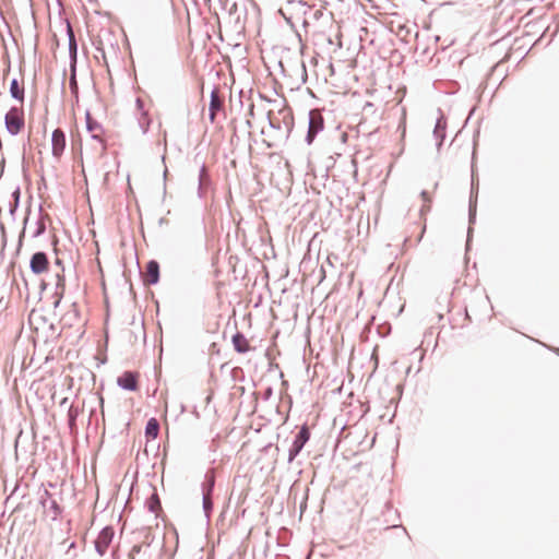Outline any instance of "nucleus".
Segmentation results:
<instances>
[{
	"mask_svg": "<svg viewBox=\"0 0 559 559\" xmlns=\"http://www.w3.org/2000/svg\"><path fill=\"white\" fill-rule=\"evenodd\" d=\"M158 278H159V265L156 261H150L145 267L144 283L147 285H153L158 282Z\"/></svg>",
	"mask_w": 559,
	"mask_h": 559,
	"instance_id": "1a4fd4ad",
	"label": "nucleus"
},
{
	"mask_svg": "<svg viewBox=\"0 0 559 559\" xmlns=\"http://www.w3.org/2000/svg\"><path fill=\"white\" fill-rule=\"evenodd\" d=\"M25 126L23 106L12 107L5 115V128L12 135L19 134Z\"/></svg>",
	"mask_w": 559,
	"mask_h": 559,
	"instance_id": "f257e3e1",
	"label": "nucleus"
},
{
	"mask_svg": "<svg viewBox=\"0 0 559 559\" xmlns=\"http://www.w3.org/2000/svg\"><path fill=\"white\" fill-rule=\"evenodd\" d=\"M66 148V135L60 129H56L51 135V152L56 158H60Z\"/></svg>",
	"mask_w": 559,
	"mask_h": 559,
	"instance_id": "423d86ee",
	"label": "nucleus"
},
{
	"mask_svg": "<svg viewBox=\"0 0 559 559\" xmlns=\"http://www.w3.org/2000/svg\"><path fill=\"white\" fill-rule=\"evenodd\" d=\"M69 415H70V418H71V421H74V415H72L71 411H70Z\"/></svg>",
	"mask_w": 559,
	"mask_h": 559,
	"instance_id": "aec40b11",
	"label": "nucleus"
},
{
	"mask_svg": "<svg viewBox=\"0 0 559 559\" xmlns=\"http://www.w3.org/2000/svg\"><path fill=\"white\" fill-rule=\"evenodd\" d=\"M281 15L284 16L287 20V22H290V17H287L283 11L281 12Z\"/></svg>",
	"mask_w": 559,
	"mask_h": 559,
	"instance_id": "6ab92c4d",
	"label": "nucleus"
},
{
	"mask_svg": "<svg viewBox=\"0 0 559 559\" xmlns=\"http://www.w3.org/2000/svg\"><path fill=\"white\" fill-rule=\"evenodd\" d=\"M223 107V100L219 97L218 91H213L211 93V102H210V120L211 122L215 121V117L217 111H219Z\"/></svg>",
	"mask_w": 559,
	"mask_h": 559,
	"instance_id": "9b49d317",
	"label": "nucleus"
},
{
	"mask_svg": "<svg viewBox=\"0 0 559 559\" xmlns=\"http://www.w3.org/2000/svg\"><path fill=\"white\" fill-rule=\"evenodd\" d=\"M86 126L88 132L92 134V138L97 141L96 143V153L99 157L105 155L106 152V143L103 140L104 130L103 127L92 118L91 114H86Z\"/></svg>",
	"mask_w": 559,
	"mask_h": 559,
	"instance_id": "f03ea898",
	"label": "nucleus"
},
{
	"mask_svg": "<svg viewBox=\"0 0 559 559\" xmlns=\"http://www.w3.org/2000/svg\"><path fill=\"white\" fill-rule=\"evenodd\" d=\"M281 114H282V119L285 121L286 126L288 127L289 122L287 121V119L292 115L290 108H288L286 106L282 107Z\"/></svg>",
	"mask_w": 559,
	"mask_h": 559,
	"instance_id": "dca6fc26",
	"label": "nucleus"
},
{
	"mask_svg": "<svg viewBox=\"0 0 559 559\" xmlns=\"http://www.w3.org/2000/svg\"><path fill=\"white\" fill-rule=\"evenodd\" d=\"M308 439H309V430L306 426H304V427H301L300 431L298 432V435L294 441V450L292 451L290 460L293 459V456L295 454H297L302 449V447L308 441Z\"/></svg>",
	"mask_w": 559,
	"mask_h": 559,
	"instance_id": "9d476101",
	"label": "nucleus"
},
{
	"mask_svg": "<svg viewBox=\"0 0 559 559\" xmlns=\"http://www.w3.org/2000/svg\"><path fill=\"white\" fill-rule=\"evenodd\" d=\"M146 507L155 515H158L159 511H162L160 500L155 489H153L152 495L147 498Z\"/></svg>",
	"mask_w": 559,
	"mask_h": 559,
	"instance_id": "4468645a",
	"label": "nucleus"
},
{
	"mask_svg": "<svg viewBox=\"0 0 559 559\" xmlns=\"http://www.w3.org/2000/svg\"><path fill=\"white\" fill-rule=\"evenodd\" d=\"M420 198L423 200V205L420 209V219L423 221V226L420 228V234H419L418 238L416 239L417 242L420 241V239L426 230V214H427V212H429L430 203H431V195L428 191H421Z\"/></svg>",
	"mask_w": 559,
	"mask_h": 559,
	"instance_id": "6e6552de",
	"label": "nucleus"
},
{
	"mask_svg": "<svg viewBox=\"0 0 559 559\" xmlns=\"http://www.w3.org/2000/svg\"><path fill=\"white\" fill-rule=\"evenodd\" d=\"M31 270L35 274H43L49 270V260L44 252H36L31 259Z\"/></svg>",
	"mask_w": 559,
	"mask_h": 559,
	"instance_id": "0eeeda50",
	"label": "nucleus"
},
{
	"mask_svg": "<svg viewBox=\"0 0 559 559\" xmlns=\"http://www.w3.org/2000/svg\"><path fill=\"white\" fill-rule=\"evenodd\" d=\"M10 94L13 98L20 102V106L24 103V84L16 79H13L10 83Z\"/></svg>",
	"mask_w": 559,
	"mask_h": 559,
	"instance_id": "f8f14e48",
	"label": "nucleus"
},
{
	"mask_svg": "<svg viewBox=\"0 0 559 559\" xmlns=\"http://www.w3.org/2000/svg\"><path fill=\"white\" fill-rule=\"evenodd\" d=\"M233 344L238 353H247L250 350L249 341L241 333H237L233 336Z\"/></svg>",
	"mask_w": 559,
	"mask_h": 559,
	"instance_id": "ddd939ff",
	"label": "nucleus"
},
{
	"mask_svg": "<svg viewBox=\"0 0 559 559\" xmlns=\"http://www.w3.org/2000/svg\"><path fill=\"white\" fill-rule=\"evenodd\" d=\"M323 129V118L319 111L312 110L309 114L308 142L311 143L316 134Z\"/></svg>",
	"mask_w": 559,
	"mask_h": 559,
	"instance_id": "39448f33",
	"label": "nucleus"
},
{
	"mask_svg": "<svg viewBox=\"0 0 559 559\" xmlns=\"http://www.w3.org/2000/svg\"><path fill=\"white\" fill-rule=\"evenodd\" d=\"M114 535H115L114 528L110 526L104 527L100 531V533L98 534V536L95 540V548L100 556L106 554L109 545L112 542Z\"/></svg>",
	"mask_w": 559,
	"mask_h": 559,
	"instance_id": "7ed1b4c3",
	"label": "nucleus"
},
{
	"mask_svg": "<svg viewBox=\"0 0 559 559\" xmlns=\"http://www.w3.org/2000/svg\"><path fill=\"white\" fill-rule=\"evenodd\" d=\"M159 432V424L156 418H151L147 421L146 428H145V435L148 438L155 439L158 436Z\"/></svg>",
	"mask_w": 559,
	"mask_h": 559,
	"instance_id": "2eb2a0df",
	"label": "nucleus"
},
{
	"mask_svg": "<svg viewBox=\"0 0 559 559\" xmlns=\"http://www.w3.org/2000/svg\"><path fill=\"white\" fill-rule=\"evenodd\" d=\"M69 33H70V45L75 48V41H74L73 33H72L70 26H69Z\"/></svg>",
	"mask_w": 559,
	"mask_h": 559,
	"instance_id": "f3484780",
	"label": "nucleus"
},
{
	"mask_svg": "<svg viewBox=\"0 0 559 559\" xmlns=\"http://www.w3.org/2000/svg\"><path fill=\"white\" fill-rule=\"evenodd\" d=\"M139 372L126 371L117 379V383L122 389L136 391L139 388Z\"/></svg>",
	"mask_w": 559,
	"mask_h": 559,
	"instance_id": "20e7f679",
	"label": "nucleus"
},
{
	"mask_svg": "<svg viewBox=\"0 0 559 559\" xmlns=\"http://www.w3.org/2000/svg\"><path fill=\"white\" fill-rule=\"evenodd\" d=\"M286 167H287V168H289V164H288V163H286ZM288 174H289V176H290V177L293 176V174H292L290 169H288ZM290 181H293V179H292V178H290Z\"/></svg>",
	"mask_w": 559,
	"mask_h": 559,
	"instance_id": "a211bd4d",
	"label": "nucleus"
}]
</instances>
